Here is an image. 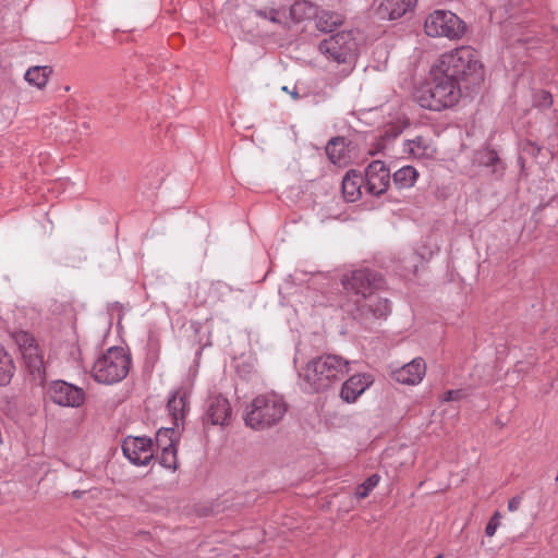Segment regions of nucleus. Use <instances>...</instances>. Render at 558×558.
<instances>
[{"label": "nucleus", "instance_id": "f257e3e1", "mask_svg": "<svg viewBox=\"0 0 558 558\" xmlns=\"http://www.w3.org/2000/svg\"><path fill=\"white\" fill-rule=\"evenodd\" d=\"M387 288L385 277L376 270L363 268L351 271V318L365 328L378 319H386L391 312L390 301L380 295Z\"/></svg>", "mask_w": 558, "mask_h": 558}, {"label": "nucleus", "instance_id": "f03ea898", "mask_svg": "<svg viewBox=\"0 0 558 558\" xmlns=\"http://www.w3.org/2000/svg\"><path fill=\"white\" fill-rule=\"evenodd\" d=\"M437 63L462 90L472 92L484 83V64L478 51L471 46H461L441 54Z\"/></svg>", "mask_w": 558, "mask_h": 558}, {"label": "nucleus", "instance_id": "7ed1b4c3", "mask_svg": "<svg viewBox=\"0 0 558 558\" xmlns=\"http://www.w3.org/2000/svg\"><path fill=\"white\" fill-rule=\"evenodd\" d=\"M462 94L460 85L436 63L430 68L429 80L415 88L413 97L422 108L441 111L456 106Z\"/></svg>", "mask_w": 558, "mask_h": 558}, {"label": "nucleus", "instance_id": "20e7f679", "mask_svg": "<svg viewBox=\"0 0 558 558\" xmlns=\"http://www.w3.org/2000/svg\"><path fill=\"white\" fill-rule=\"evenodd\" d=\"M288 411L283 397L275 391L257 395L245 408L243 418L253 429H265L278 424Z\"/></svg>", "mask_w": 558, "mask_h": 558}, {"label": "nucleus", "instance_id": "39448f33", "mask_svg": "<svg viewBox=\"0 0 558 558\" xmlns=\"http://www.w3.org/2000/svg\"><path fill=\"white\" fill-rule=\"evenodd\" d=\"M348 372V362L338 355H324L310 361L302 376L315 390L328 388L333 380H340Z\"/></svg>", "mask_w": 558, "mask_h": 558}, {"label": "nucleus", "instance_id": "423d86ee", "mask_svg": "<svg viewBox=\"0 0 558 558\" xmlns=\"http://www.w3.org/2000/svg\"><path fill=\"white\" fill-rule=\"evenodd\" d=\"M130 357L123 348L112 347L99 356L93 365L92 374L101 384H114L129 373Z\"/></svg>", "mask_w": 558, "mask_h": 558}, {"label": "nucleus", "instance_id": "0eeeda50", "mask_svg": "<svg viewBox=\"0 0 558 558\" xmlns=\"http://www.w3.org/2000/svg\"><path fill=\"white\" fill-rule=\"evenodd\" d=\"M465 23L451 11L436 10L424 23V29L429 37H447L460 39L465 33Z\"/></svg>", "mask_w": 558, "mask_h": 558}, {"label": "nucleus", "instance_id": "6e6552de", "mask_svg": "<svg viewBox=\"0 0 558 558\" xmlns=\"http://www.w3.org/2000/svg\"><path fill=\"white\" fill-rule=\"evenodd\" d=\"M13 337L28 371L43 379L45 375L44 353L35 337L24 330L16 331Z\"/></svg>", "mask_w": 558, "mask_h": 558}, {"label": "nucleus", "instance_id": "1a4fd4ad", "mask_svg": "<svg viewBox=\"0 0 558 558\" xmlns=\"http://www.w3.org/2000/svg\"><path fill=\"white\" fill-rule=\"evenodd\" d=\"M48 395L56 404L61 407L78 408L85 401V392L82 388L63 380L51 383Z\"/></svg>", "mask_w": 558, "mask_h": 558}, {"label": "nucleus", "instance_id": "9d476101", "mask_svg": "<svg viewBox=\"0 0 558 558\" xmlns=\"http://www.w3.org/2000/svg\"><path fill=\"white\" fill-rule=\"evenodd\" d=\"M124 456L136 465H146L154 457L153 441L146 437H128L122 445Z\"/></svg>", "mask_w": 558, "mask_h": 558}, {"label": "nucleus", "instance_id": "9b49d317", "mask_svg": "<svg viewBox=\"0 0 558 558\" xmlns=\"http://www.w3.org/2000/svg\"><path fill=\"white\" fill-rule=\"evenodd\" d=\"M365 187L375 196L384 194L390 184V171L381 160L372 161L365 169Z\"/></svg>", "mask_w": 558, "mask_h": 558}, {"label": "nucleus", "instance_id": "f8f14e48", "mask_svg": "<svg viewBox=\"0 0 558 558\" xmlns=\"http://www.w3.org/2000/svg\"><path fill=\"white\" fill-rule=\"evenodd\" d=\"M256 16L269 21L271 24L287 27L289 25L288 1L271 0L267 4L255 10Z\"/></svg>", "mask_w": 558, "mask_h": 558}, {"label": "nucleus", "instance_id": "ddd939ff", "mask_svg": "<svg viewBox=\"0 0 558 558\" xmlns=\"http://www.w3.org/2000/svg\"><path fill=\"white\" fill-rule=\"evenodd\" d=\"M319 50L339 63L345 62L349 53L348 35L338 33L329 36L320 43Z\"/></svg>", "mask_w": 558, "mask_h": 558}, {"label": "nucleus", "instance_id": "4468645a", "mask_svg": "<svg viewBox=\"0 0 558 558\" xmlns=\"http://www.w3.org/2000/svg\"><path fill=\"white\" fill-rule=\"evenodd\" d=\"M426 372V364L423 359L416 357L392 372L396 381L403 385H416L421 383Z\"/></svg>", "mask_w": 558, "mask_h": 558}, {"label": "nucleus", "instance_id": "2eb2a0df", "mask_svg": "<svg viewBox=\"0 0 558 558\" xmlns=\"http://www.w3.org/2000/svg\"><path fill=\"white\" fill-rule=\"evenodd\" d=\"M231 416V407L227 398L214 396L208 399L206 418L213 425H225Z\"/></svg>", "mask_w": 558, "mask_h": 558}, {"label": "nucleus", "instance_id": "dca6fc26", "mask_svg": "<svg viewBox=\"0 0 558 558\" xmlns=\"http://www.w3.org/2000/svg\"><path fill=\"white\" fill-rule=\"evenodd\" d=\"M417 0H383L378 14L381 19L397 20L412 11Z\"/></svg>", "mask_w": 558, "mask_h": 558}, {"label": "nucleus", "instance_id": "f3484780", "mask_svg": "<svg viewBox=\"0 0 558 558\" xmlns=\"http://www.w3.org/2000/svg\"><path fill=\"white\" fill-rule=\"evenodd\" d=\"M326 154L329 160L338 167H345L349 163L348 148L344 138H332L326 146Z\"/></svg>", "mask_w": 558, "mask_h": 558}, {"label": "nucleus", "instance_id": "a211bd4d", "mask_svg": "<svg viewBox=\"0 0 558 558\" xmlns=\"http://www.w3.org/2000/svg\"><path fill=\"white\" fill-rule=\"evenodd\" d=\"M473 162L480 167L492 168L493 173H496L499 168L504 169L498 153L489 147L476 150Z\"/></svg>", "mask_w": 558, "mask_h": 558}, {"label": "nucleus", "instance_id": "6ab92c4d", "mask_svg": "<svg viewBox=\"0 0 558 558\" xmlns=\"http://www.w3.org/2000/svg\"><path fill=\"white\" fill-rule=\"evenodd\" d=\"M418 177L417 170L412 166H404L397 170L392 175V182L398 189L412 187Z\"/></svg>", "mask_w": 558, "mask_h": 558}, {"label": "nucleus", "instance_id": "aec40b11", "mask_svg": "<svg viewBox=\"0 0 558 558\" xmlns=\"http://www.w3.org/2000/svg\"><path fill=\"white\" fill-rule=\"evenodd\" d=\"M167 408L175 425H178V421L182 420L185 415L186 393L183 390L175 391L169 399Z\"/></svg>", "mask_w": 558, "mask_h": 558}, {"label": "nucleus", "instance_id": "412c9836", "mask_svg": "<svg viewBox=\"0 0 558 558\" xmlns=\"http://www.w3.org/2000/svg\"><path fill=\"white\" fill-rule=\"evenodd\" d=\"M404 151L412 155L414 158H424L432 155L430 145L422 135H418L413 140H408L404 143Z\"/></svg>", "mask_w": 558, "mask_h": 558}, {"label": "nucleus", "instance_id": "4be33fe9", "mask_svg": "<svg viewBox=\"0 0 558 558\" xmlns=\"http://www.w3.org/2000/svg\"><path fill=\"white\" fill-rule=\"evenodd\" d=\"M374 384V376L369 373H361L351 375V403L372 385Z\"/></svg>", "mask_w": 558, "mask_h": 558}, {"label": "nucleus", "instance_id": "5701e85b", "mask_svg": "<svg viewBox=\"0 0 558 558\" xmlns=\"http://www.w3.org/2000/svg\"><path fill=\"white\" fill-rule=\"evenodd\" d=\"M15 372V365L12 356L0 343V386L8 385Z\"/></svg>", "mask_w": 558, "mask_h": 558}, {"label": "nucleus", "instance_id": "b1692460", "mask_svg": "<svg viewBox=\"0 0 558 558\" xmlns=\"http://www.w3.org/2000/svg\"><path fill=\"white\" fill-rule=\"evenodd\" d=\"M50 73L51 70L48 66H33L26 71L25 80L29 84L43 88L46 86Z\"/></svg>", "mask_w": 558, "mask_h": 558}, {"label": "nucleus", "instance_id": "393cba45", "mask_svg": "<svg viewBox=\"0 0 558 558\" xmlns=\"http://www.w3.org/2000/svg\"><path fill=\"white\" fill-rule=\"evenodd\" d=\"M314 9L311 2L306 0H298L293 4L288 2V13L290 21H301L313 13Z\"/></svg>", "mask_w": 558, "mask_h": 558}, {"label": "nucleus", "instance_id": "a878e982", "mask_svg": "<svg viewBox=\"0 0 558 558\" xmlns=\"http://www.w3.org/2000/svg\"><path fill=\"white\" fill-rule=\"evenodd\" d=\"M380 476L378 474H372L363 483H361L355 489V497L357 499L365 498L369 493L377 486Z\"/></svg>", "mask_w": 558, "mask_h": 558}, {"label": "nucleus", "instance_id": "bb28decb", "mask_svg": "<svg viewBox=\"0 0 558 558\" xmlns=\"http://www.w3.org/2000/svg\"><path fill=\"white\" fill-rule=\"evenodd\" d=\"M174 429L173 428H160L156 435V445L158 448L163 449V447H175L177 439L174 438Z\"/></svg>", "mask_w": 558, "mask_h": 558}, {"label": "nucleus", "instance_id": "cd10ccee", "mask_svg": "<svg viewBox=\"0 0 558 558\" xmlns=\"http://www.w3.org/2000/svg\"><path fill=\"white\" fill-rule=\"evenodd\" d=\"M159 462L162 466L175 471L178 466L177 446L163 447V449H161Z\"/></svg>", "mask_w": 558, "mask_h": 558}, {"label": "nucleus", "instance_id": "c85d7f7f", "mask_svg": "<svg viewBox=\"0 0 558 558\" xmlns=\"http://www.w3.org/2000/svg\"><path fill=\"white\" fill-rule=\"evenodd\" d=\"M500 520H501V513L499 511H495V513L490 517V519L487 522L486 527H485V534L488 537L494 536L497 527L500 525Z\"/></svg>", "mask_w": 558, "mask_h": 558}, {"label": "nucleus", "instance_id": "c756f323", "mask_svg": "<svg viewBox=\"0 0 558 558\" xmlns=\"http://www.w3.org/2000/svg\"><path fill=\"white\" fill-rule=\"evenodd\" d=\"M523 151L532 157H537V155L541 151V146H538L536 143L526 141L523 144Z\"/></svg>", "mask_w": 558, "mask_h": 558}, {"label": "nucleus", "instance_id": "7c9ffc66", "mask_svg": "<svg viewBox=\"0 0 558 558\" xmlns=\"http://www.w3.org/2000/svg\"><path fill=\"white\" fill-rule=\"evenodd\" d=\"M553 105L551 94L547 90L539 92V106L549 108Z\"/></svg>", "mask_w": 558, "mask_h": 558}, {"label": "nucleus", "instance_id": "2f4dec72", "mask_svg": "<svg viewBox=\"0 0 558 558\" xmlns=\"http://www.w3.org/2000/svg\"><path fill=\"white\" fill-rule=\"evenodd\" d=\"M462 396H463V392L461 389L448 390L445 392L444 400L445 401H456V400L461 399Z\"/></svg>", "mask_w": 558, "mask_h": 558}, {"label": "nucleus", "instance_id": "473e14b6", "mask_svg": "<svg viewBox=\"0 0 558 558\" xmlns=\"http://www.w3.org/2000/svg\"><path fill=\"white\" fill-rule=\"evenodd\" d=\"M522 502V495H517L508 501V510L513 512L517 511Z\"/></svg>", "mask_w": 558, "mask_h": 558}, {"label": "nucleus", "instance_id": "72a5a7b5", "mask_svg": "<svg viewBox=\"0 0 558 558\" xmlns=\"http://www.w3.org/2000/svg\"><path fill=\"white\" fill-rule=\"evenodd\" d=\"M349 380L343 381L342 389L340 392V397L343 401L349 402V388H348Z\"/></svg>", "mask_w": 558, "mask_h": 558}, {"label": "nucleus", "instance_id": "f704fd0d", "mask_svg": "<svg viewBox=\"0 0 558 558\" xmlns=\"http://www.w3.org/2000/svg\"><path fill=\"white\" fill-rule=\"evenodd\" d=\"M401 133V130L398 129V128H391L390 130H387L385 132V137H391V138H396L397 136H399V134Z\"/></svg>", "mask_w": 558, "mask_h": 558}, {"label": "nucleus", "instance_id": "c9c22d12", "mask_svg": "<svg viewBox=\"0 0 558 558\" xmlns=\"http://www.w3.org/2000/svg\"><path fill=\"white\" fill-rule=\"evenodd\" d=\"M282 90L289 93L293 99H299V94L296 90H289L287 86H283Z\"/></svg>", "mask_w": 558, "mask_h": 558}, {"label": "nucleus", "instance_id": "e433bc0d", "mask_svg": "<svg viewBox=\"0 0 558 558\" xmlns=\"http://www.w3.org/2000/svg\"><path fill=\"white\" fill-rule=\"evenodd\" d=\"M349 181V171H347L342 178V189L345 190V184Z\"/></svg>", "mask_w": 558, "mask_h": 558}, {"label": "nucleus", "instance_id": "4c0bfd02", "mask_svg": "<svg viewBox=\"0 0 558 558\" xmlns=\"http://www.w3.org/2000/svg\"><path fill=\"white\" fill-rule=\"evenodd\" d=\"M350 174H351V179H355V178L362 179L361 174L360 173L357 174L356 171L353 169H351Z\"/></svg>", "mask_w": 558, "mask_h": 558}, {"label": "nucleus", "instance_id": "58836bf2", "mask_svg": "<svg viewBox=\"0 0 558 558\" xmlns=\"http://www.w3.org/2000/svg\"><path fill=\"white\" fill-rule=\"evenodd\" d=\"M353 195H354V192L351 191V198H350L351 203L355 202V198L353 197Z\"/></svg>", "mask_w": 558, "mask_h": 558}, {"label": "nucleus", "instance_id": "ea45409f", "mask_svg": "<svg viewBox=\"0 0 558 558\" xmlns=\"http://www.w3.org/2000/svg\"><path fill=\"white\" fill-rule=\"evenodd\" d=\"M356 192H357V195L360 196L361 195V185H357Z\"/></svg>", "mask_w": 558, "mask_h": 558}, {"label": "nucleus", "instance_id": "a19ab883", "mask_svg": "<svg viewBox=\"0 0 558 558\" xmlns=\"http://www.w3.org/2000/svg\"><path fill=\"white\" fill-rule=\"evenodd\" d=\"M9 1H10V0H0V3L5 4V3H8Z\"/></svg>", "mask_w": 558, "mask_h": 558}, {"label": "nucleus", "instance_id": "79ce46f5", "mask_svg": "<svg viewBox=\"0 0 558 558\" xmlns=\"http://www.w3.org/2000/svg\"><path fill=\"white\" fill-rule=\"evenodd\" d=\"M434 558H442V555H437V556H436V557H434Z\"/></svg>", "mask_w": 558, "mask_h": 558}]
</instances>
